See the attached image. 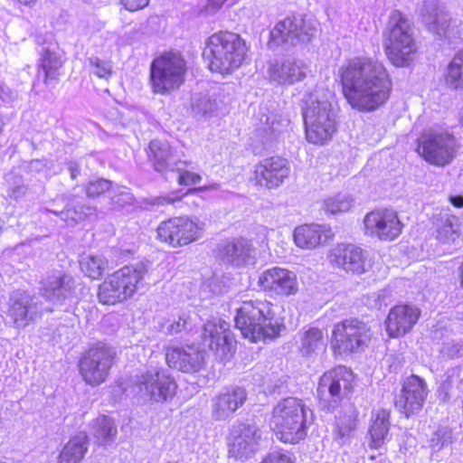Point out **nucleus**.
<instances>
[{
    "label": "nucleus",
    "instance_id": "nucleus-1",
    "mask_svg": "<svg viewBox=\"0 0 463 463\" xmlns=\"http://www.w3.org/2000/svg\"><path fill=\"white\" fill-rule=\"evenodd\" d=\"M341 92L355 110L369 113L383 107L393 89L387 68L372 58L356 56L347 59L338 71Z\"/></svg>",
    "mask_w": 463,
    "mask_h": 463
},
{
    "label": "nucleus",
    "instance_id": "nucleus-2",
    "mask_svg": "<svg viewBox=\"0 0 463 463\" xmlns=\"http://www.w3.org/2000/svg\"><path fill=\"white\" fill-rule=\"evenodd\" d=\"M275 307L272 301L266 298L243 300L236 308L234 326L250 343L275 340L285 328L283 319L276 318Z\"/></svg>",
    "mask_w": 463,
    "mask_h": 463
},
{
    "label": "nucleus",
    "instance_id": "nucleus-3",
    "mask_svg": "<svg viewBox=\"0 0 463 463\" xmlns=\"http://www.w3.org/2000/svg\"><path fill=\"white\" fill-rule=\"evenodd\" d=\"M249 51L250 47L241 34L225 29L206 38L203 57L210 71L225 76L246 62Z\"/></svg>",
    "mask_w": 463,
    "mask_h": 463
},
{
    "label": "nucleus",
    "instance_id": "nucleus-4",
    "mask_svg": "<svg viewBox=\"0 0 463 463\" xmlns=\"http://www.w3.org/2000/svg\"><path fill=\"white\" fill-rule=\"evenodd\" d=\"M383 51L390 63L397 68L410 66L419 52L411 24L399 10H394L383 32Z\"/></svg>",
    "mask_w": 463,
    "mask_h": 463
},
{
    "label": "nucleus",
    "instance_id": "nucleus-5",
    "mask_svg": "<svg viewBox=\"0 0 463 463\" xmlns=\"http://www.w3.org/2000/svg\"><path fill=\"white\" fill-rule=\"evenodd\" d=\"M269 425L280 441L298 443L306 438L308 429L304 402L291 396L281 399L271 411Z\"/></svg>",
    "mask_w": 463,
    "mask_h": 463
},
{
    "label": "nucleus",
    "instance_id": "nucleus-6",
    "mask_svg": "<svg viewBox=\"0 0 463 463\" xmlns=\"http://www.w3.org/2000/svg\"><path fill=\"white\" fill-rule=\"evenodd\" d=\"M144 269L125 265L108 275L97 287L96 297L101 305L116 306L134 297L144 279Z\"/></svg>",
    "mask_w": 463,
    "mask_h": 463
},
{
    "label": "nucleus",
    "instance_id": "nucleus-7",
    "mask_svg": "<svg viewBox=\"0 0 463 463\" xmlns=\"http://www.w3.org/2000/svg\"><path fill=\"white\" fill-rule=\"evenodd\" d=\"M188 71L186 60L178 52H165L150 64L149 83L152 92L168 95L181 88Z\"/></svg>",
    "mask_w": 463,
    "mask_h": 463
},
{
    "label": "nucleus",
    "instance_id": "nucleus-8",
    "mask_svg": "<svg viewBox=\"0 0 463 463\" xmlns=\"http://www.w3.org/2000/svg\"><path fill=\"white\" fill-rule=\"evenodd\" d=\"M372 338L368 323L358 317H346L334 324L329 345L334 356L344 357L364 351Z\"/></svg>",
    "mask_w": 463,
    "mask_h": 463
},
{
    "label": "nucleus",
    "instance_id": "nucleus-9",
    "mask_svg": "<svg viewBox=\"0 0 463 463\" xmlns=\"http://www.w3.org/2000/svg\"><path fill=\"white\" fill-rule=\"evenodd\" d=\"M117 352L111 345L97 342L89 345L80 354L78 370L82 381L90 386H99L109 377L117 363Z\"/></svg>",
    "mask_w": 463,
    "mask_h": 463
},
{
    "label": "nucleus",
    "instance_id": "nucleus-10",
    "mask_svg": "<svg viewBox=\"0 0 463 463\" xmlns=\"http://www.w3.org/2000/svg\"><path fill=\"white\" fill-rule=\"evenodd\" d=\"M456 137L449 131L423 130L415 141V152L428 164L444 167L457 156Z\"/></svg>",
    "mask_w": 463,
    "mask_h": 463
},
{
    "label": "nucleus",
    "instance_id": "nucleus-11",
    "mask_svg": "<svg viewBox=\"0 0 463 463\" xmlns=\"http://www.w3.org/2000/svg\"><path fill=\"white\" fill-rule=\"evenodd\" d=\"M204 223L188 215L168 217L156 228V239L171 248H183L199 241Z\"/></svg>",
    "mask_w": 463,
    "mask_h": 463
},
{
    "label": "nucleus",
    "instance_id": "nucleus-12",
    "mask_svg": "<svg viewBox=\"0 0 463 463\" xmlns=\"http://www.w3.org/2000/svg\"><path fill=\"white\" fill-rule=\"evenodd\" d=\"M307 139L315 145H323L336 132L335 117L326 104L311 99L303 109Z\"/></svg>",
    "mask_w": 463,
    "mask_h": 463
},
{
    "label": "nucleus",
    "instance_id": "nucleus-13",
    "mask_svg": "<svg viewBox=\"0 0 463 463\" xmlns=\"http://www.w3.org/2000/svg\"><path fill=\"white\" fill-rule=\"evenodd\" d=\"M363 224L367 236L388 242L397 240L405 227L399 213L390 207L370 210L364 214Z\"/></svg>",
    "mask_w": 463,
    "mask_h": 463
},
{
    "label": "nucleus",
    "instance_id": "nucleus-14",
    "mask_svg": "<svg viewBox=\"0 0 463 463\" xmlns=\"http://www.w3.org/2000/svg\"><path fill=\"white\" fill-rule=\"evenodd\" d=\"M201 343L217 358L228 361L235 354L238 341L226 322L209 320L203 326Z\"/></svg>",
    "mask_w": 463,
    "mask_h": 463
},
{
    "label": "nucleus",
    "instance_id": "nucleus-15",
    "mask_svg": "<svg viewBox=\"0 0 463 463\" xmlns=\"http://www.w3.org/2000/svg\"><path fill=\"white\" fill-rule=\"evenodd\" d=\"M429 394L430 389L426 380L412 373L402 381L394 405L401 414L410 419L423 410Z\"/></svg>",
    "mask_w": 463,
    "mask_h": 463
},
{
    "label": "nucleus",
    "instance_id": "nucleus-16",
    "mask_svg": "<svg viewBox=\"0 0 463 463\" xmlns=\"http://www.w3.org/2000/svg\"><path fill=\"white\" fill-rule=\"evenodd\" d=\"M257 286L265 294L279 298L296 296L299 291L297 275L279 266L262 270L257 277Z\"/></svg>",
    "mask_w": 463,
    "mask_h": 463
},
{
    "label": "nucleus",
    "instance_id": "nucleus-17",
    "mask_svg": "<svg viewBox=\"0 0 463 463\" xmlns=\"http://www.w3.org/2000/svg\"><path fill=\"white\" fill-rule=\"evenodd\" d=\"M356 385V375L351 368L335 365L323 373L318 381L317 392L322 396L327 391L336 401H342L354 392Z\"/></svg>",
    "mask_w": 463,
    "mask_h": 463
},
{
    "label": "nucleus",
    "instance_id": "nucleus-18",
    "mask_svg": "<svg viewBox=\"0 0 463 463\" xmlns=\"http://www.w3.org/2000/svg\"><path fill=\"white\" fill-rule=\"evenodd\" d=\"M421 316L420 309L412 304L397 303L385 317L384 327L389 338H400L410 333Z\"/></svg>",
    "mask_w": 463,
    "mask_h": 463
},
{
    "label": "nucleus",
    "instance_id": "nucleus-19",
    "mask_svg": "<svg viewBox=\"0 0 463 463\" xmlns=\"http://www.w3.org/2000/svg\"><path fill=\"white\" fill-rule=\"evenodd\" d=\"M332 265L355 275L367 271L366 252L353 243H338L328 253Z\"/></svg>",
    "mask_w": 463,
    "mask_h": 463
},
{
    "label": "nucleus",
    "instance_id": "nucleus-20",
    "mask_svg": "<svg viewBox=\"0 0 463 463\" xmlns=\"http://www.w3.org/2000/svg\"><path fill=\"white\" fill-rule=\"evenodd\" d=\"M260 439L261 433L257 426L246 422H239L229 431V456L238 458L254 451Z\"/></svg>",
    "mask_w": 463,
    "mask_h": 463
},
{
    "label": "nucleus",
    "instance_id": "nucleus-21",
    "mask_svg": "<svg viewBox=\"0 0 463 463\" xmlns=\"http://www.w3.org/2000/svg\"><path fill=\"white\" fill-rule=\"evenodd\" d=\"M288 160L281 156H271L260 161L254 170L255 182L267 188L280 185L289 175Z\"/></svg>",
    "mask_w": 463,
    "mask_h": 463
},
{
    "label": "nucleus",
    "instance_id": "nucleus-22",
    "mask_svg": "<svg viewBox=\"0 0 463 463\" xmlns=\"http://www.w3.org/2000/svg\"><path fill=\"white\" fill-rule=\"evenodd\" d=\"M137 384L141 390L145 389L152 401L157 402L174 397L177 389L175 379L164 370L146 372Z\"/></svg>",
    "mask_w": 463,
    "mask_h": 463
},
{
    "label": "nucleus",
    "instance_id": "nucleus-23",
    "mask_svg": "<svg viewBox=\"0 0 463 463\" xmlns=\"http://www.w3.org/2000/svg\"><path fill=\"white\" fill-rule=\"evenodd\" d=\"M165 362L170 368L193 373L199 372L203 367L204 357L193 345L168 346L165 348Z\"/></svg>",
    "mask_w": 463,
    "mask_h": 463
},
{
    "label": "nucleus",
    "instance_id": "nucleus-24",
    "mask_svg": "<svg viewBox=\"0 0 463 463\" xmlns=\"http://www.w3.org/2000/svg\"><path fill=\"white\" fill-rule=\"evenodd\" d=\"M335 238V232L329 225L304 223L297 226L293 232L296 245L303 250H313L327 244Z\"/></svg>",
    "mask_w": 463,
    "mask_h": 463
},
{
    "label": "nucleus",
    "instance_id": "nucleus-25",
    "mask_svg": "<svg viewBox=\"0 0 463 463\" xmlns=\"http://www.w3.org/2000/svg\"><path fill=\"white\" fill-rule=\"evenodd\" d=\"M247 400L245 389L230 386L213 398V414L217 420L225 419L241 408Z\"/></svg>",
    "mask_w": 463,
    "mask_h": 463
},
{
    "label": "nucleus",
    "instance_id": "nucleus-26",
    "mask_svg": "<svg viewBox=\"0 0 463 463\" xmlns=\"http://www.w3.org/2000/svg\"><path fill=\"white\" fill-rule=\"evenodd\" d=\"M311 37L310 28L303 21L297 23L286 19L276 24L271 32L270 43L279 45L289 43L294 45L299 42H308Z\"/></svg>",
    "mask_w": 463,
    "mask_h": 463
},
{
    "label": "nucleus",
    "instance_id": "nucleus-27",
    "mask_svg": "<svg viewBox=\"0 0 463 463\" xmlns=\"http://www.w3.org/2000/svg\"><path fill=\"white\" fill-rule=\"evenodd\" d=\"M173 171H176L178 174L177 184L180 186L187 187V190L184 193L176 190L170 194L159 196L157 198L159 204H175V203L181 202L184 196L188 194L203 192L210 188L209 185H200L203 177L197 172L188 169H174Z\"/></svg>",
    "mask_w": 463,
    "mask_h": 463
},
{
    "label": "nucleus",
    "instance_id": "nucleus-28",
    "mask_svg": "<svg viewBox=\"0 0 463 463\" xmlns=\"http://www.w3.org/2000/svg\"><path fill=\"white\" fill-rule=\"evenodd\" d=\"M146 154L155 171L164 174L174 170L171 168L174 148L169 142L153 139L148 143Z\"/></svg>",
    "mask_w": 463,
    "mask_h": 463
},
{
    "label": "nucleus",
    "instance_id": "nucleus-29",
    "mask_svg": "<svg viewBox=\"0 0 463 463\" xmlns=\"http://www.w3.org/2000/svg\"><path fill=\"white\" fill-rule=\"evenodd\" d=\"M391 411L379 409L373 411L368 430L369 446L373 449L381 448L389 433Z\"/></svg>",
    "mask_w": 463,
    "mask_h": 463
},
{
    "label": "nucleus",
    "instance_id": "nucleus-30",
    "mask_svg": "<svg viewBox=\"0 0 463 463\" xmlns=\"http://www.w3.org/2000/svg\"><path fill=\"white\" fill-rule=\"evenodd\" d=\"M88 443L85 432L71 436L60 451L56 463H80L88 451Z\"/></svg>",
    "mask_w": 463,
    "mask_h": 463
},
{
    "label": "nucleus",
    "instance_id": "nucleus-31",
    "mask_svg": "<svg viewBox=\"0 0 463 463\" xmlns=\"http://www.w3.org/2000/svg\"><path fill=\"white\" fill-rule=\"evenodd\" d=\"M82 274L90 280H99L109 269V260L102 254H82L79 259Z\"/></svg>",
    "mask_w": 463,
    "mask_h": 463
},
{
    "label": "nucleus",
    "instance_id": "nucleus-32",
    "mask_svg": "<svg viewBox=\"0 0 463 463\" xmlns=\"http://www.w3.org/2000/svg\"><path fill=\"white\" fill-rule=\"evenodd\" d=\"M444 84L454 90H463V47L458 50L443 74Z\"/></svg>",
    "mask_w": 463,
    "mask_h": 463
},
{
    "label": "nucleus",
    "instance_id": "nucleus-33",
    "mask_svg": "<svg viewBox=\"0 0 463 463\" xmlns=\"http://www.w3.org/2000/svg\"><path fill=\"white\" fill-rule=\"evenodd\" d=\"M63 61L54 52L44 49L41 55L38 68L43 72V82L49 84L57 80L60 76V69L63 66Z\"/></svg>",
    "mask_w": 463,
    "mask_h": 463
},
{
    "label": "nucleus",
    "instance_id": "nucleus-34",
    "mask_svg": "<svg viewBox=\"0 0 463 463\" xmlns=\"http://www.w3.org/2000/svg\"><path fill=\"white\" fill-rule=\"evenodd\" d=\"M353 207L354 199L341 193L326 198L322 204L325 213L333 215L348 213Z\"/></svg>",
    "mask_w": 463,
    "mask_h": 463
},
{
    "label": "nucleus",
    "instance_id": "nucleus-35",
    "mask_svg": "<svg viewBox=\"0 0 463 463\" xmlns=\"http://www.w3.org/2000/svg\"><path fill=\"white\" fill-rule=\"evenodd\" d=\"M324 343V332L317 327H309L301 336L299 352L304 356L315 353Z\"/></svg>",
    "mask_w": 463,
    "mask_h": 463
},
{
    "label": "nucleus",
    "instance_id": "nucleus-36",
    "mask_svg": "<svg viewBox=\"0 0 463 463\" xmlns=\"http://www.w3.org/2000/svg\"><path fill=\"white\" fill-rule=\"evenodd\" d=\"M84 192L88 198L96 199L105 196L113 189L112 181L97 177L89 180L83 186Z\"/></svg>",
    "mask_w": 463,
    "mask_h": 463
},
{
    "label": "nucleus",
    "instance_id": "nucleus-37",
    "mask_svg": "<svg viewBox=\"0 0 463 463\" xmlns=\"http://www.w3.org/2000/svg\"><path fill=\"white\" fill-rule=\"evenodd\" d=\"M227 255L234 260H246L250 257L252 245L245 239L240 238L229 242L224 247Z\"/></svg>",
    "mask_w": 463,
    "mask_h": 463
},
{
    "label": "nucleus",
    "instance_id": "nucleus-38",
    "mask_svg": "<svg viewBox=\"0 0 463 463\" xmlns=\"http://www.w3.org/2000/svg\"><path fill=\"white\" fill-rule=\"evenodd\" d=\"M429 30L439 36L447 37L451 32L454 31L456 25L453 19L448 14L436 15L435 18L429 24Z\"/></svg>",
    "mask_w": 463,
    "mask_h": 463
},
{
    "label": "nucleus",
    "instance_id": "nucleus-39",
    "mask_svg": "<svg viewBox=\"0 0 463 463\" xmlns=\"http://www.w3.org/2000/svg\"><path fill=\"white\" fill-rule=\"evenodd\" d=\"M8 316L14 325L18 326L22 324L25 325L29 320L28 307L23 302L15 300L8 310Z\"/></svg>",
    "mask_w": 463,
    "mask_h": 463
},
{
    "label": "nucleus",
    "instance_id": "nucleus-40",
    "mask_svg": "<svg viewBox=\"0 0 463 463\" xmlns=\"http://www.w3.org/2000/svg\"><path fill=\"white\" fill-rule=\"evenodd\" d=\"M97 436L102 440H108L114 438L117 434V428L113 426L110 419L107 416H101L97 419Z\"/></svg>",
    "mask_w": 463,
    "mask_h": 463
},
{
    "label": "nucleus",
    "instance_id": "nucleus-41",
    "mask_svg": "<svg viewBox=\"0 0 463 463\" xmlns=\"http://www.w3.org/2000/svg\"><path fill=\"white\" fill-rule=\"evenodd\" d=\"M260 463H295L291 455L283 450L269 452Z\"/></svg>",
    "mask_w": 463,
    "mask_h": 463
},
{
    "label": "nucleus",
    "instance_id": "nucleus-42",
    "mask_svg": "<svg viewBox=\"0 0 463 463\" xmlns=\"http://www.w3.org/2000/svg\"><path fill=\"white\" fill-rule=\"evenodd\" d=\"M359 424V411L355 409L352 415H343L341 419L340 430L344 434L354 430Z\"/></svg>",
    "mask_w": 463,
    "mask_h": 463
},
{
    "label": "nucleus",
    "instance_id": "nucleus-43",
    "mask_svg": "<svg viewBox=\"0 0 463 463\" xmlns=\"http://www.w3.org/2000/svg\"><path fill=\"white\" fill-rule=\"evenodd\" d=\"M306 67L303 64L291 63L288 67L287 80L289 83L298 82L306 77Z\"/></svg>",
    "mask_w": 463,
    "mask_h": 463
},
{
    "label": "nucleus",
    "instance_id": "nucleus-44",
    "mask_svg": "<svg viewBox=\"0 0 463 463\" xmlns=\"http://www.w3.org/2000/svg\"><path fill=\"white\" fill-rule=\"evenodd\" d=\"M90 64L94 69V73L99 78H109L111 75V67L110 65L99 58H95L90 61Z\"/></svg>",
    "mask_w": 463,
    "mask_h": 463
},
{
    "label": "nucleus",
    "instance_id": "nucleus-45",
    "mask_svg": "<svg viewBox=\"0 0 463 463\" xmlns=\"http://www.w3.org/2000/svg\"><path fill=\"white\" fill-rule=\"evenodd\" d=\"M150 0H119V4L128 12L134 13L144 9Z\"/></svg>",
    "mask_w": 463,
    "mask_h": 463
},
{
    "label": "nucleus",
    "instance_id": "nucleus-46",
    "mask_svg": "<svg viewBox=\"0 0 463 463\" xmlns=\"http://www.w3.org/2000/svg\"><path fill=\"white\" fill-rule=\"evenodd\" d=\"M25 192L26 188L23 184L11 185L6 190L7 197L14 201L22 198L25 194Z\"/></svg>",
    "mask_w": 463,
    "mask_h": 463
},
{
    "label": "nucleus",
    "instance_id": "nucleus-47",
    "mask_svg": "<svg viewBox=\"0 0 463 463\" xmlns=\"http://www.w3.org/2000/svg\"><path fill=\"white\" fill-rule=\"evenodd\" d=\"M227 0H207L205 8L209 12H215L222 7Z\"/></svg>",
    "mask_w": 463,
    "mask_h": 463
},
{
    "label": "nucleus",
    "instance_id": "nucleus-48",
    "mask_svg": "<svg viewBox=\"0 0 463 463\" xmlns=\"http://www.w3.org/2000/svg\"><path fill=\"white\" fill-rule=\"evenodd\" d=\"M449 201L450 203L457 207V208H462L463 207V196L461 195H450L449 197Z\"/></svg>",
    "mask_w": 463,
    "mask_h": 463
},
{
    "label": "nucleus",
    "instance_id": "nucleus-49",
    "mask_svg": "<svg viewBox=\"0 0 463 463\" xmlns=\"http://www.w3.org/2000/svg\"><path fill=\"white\" fill-rule=\"evenodd\" d=\"M65 286V276L57 277L53 282L52 289H60Z\"/></svg>",
    "mask_w": 463,
    "mask_h": 463
},
{
    "label": "nucleus",
    "instance_id": "nucleus-50",
    "mask_svg": "<svg viewBox=\"0 0 463 463\" xmlns=\"http://www.w3.org/2000/svg\"><path fill=\"white\" fill-rule=\"evenodd\" d=\"M70 174H71V178L72 180H75V179L78 178V176L80 175V170L76 166L71 167L70 168Z\"/></svg>",
    "mask_w": 463,
    "mask_h": 463
},
{
    "label": "nucleus",
    "instance_id": "nucleus-51",
    "mask_svg": "<svg viewBox=\"0 0 463 463\" xmlns=\"http://www.w3.org/2000/svg\"><path fill=\"white\" fill-rule=\"evenodd\" d=\"M17 2L22 5L32 6L37 2V0H17Z\"/></svg>",
    "mask_w": 463,
    "mask_h": 463
},
{
    "label": "nucleus",
    "instance_id": "nucleus-52",
    "mask_svg": "<svg viewBox=\"0 0 463 463\" xmlns=\"http://www.w3.org/2000/svg\"><path fill=\"white\" fill-rule=\"evenodd\" d=\"M458 279L461 288H463V261L461 262L460 266L458 267Z\"/></svg>",
    "mask_w": 463,
    "mask_h": 463
},
{
    "label": "nucleus",
    "instance_id": "nucleus-53",
    "mask_svg": "<svg viewBox=\"0 0 463 463\" xmlns=\"http://www.w3.org/2000/svg\"><path fill=\"white\" fill-rule=\"evenodd\" d=\"M5 94L4 87L0 84V97H2Z\"/></svg>",
    "mask_w": 463,
    "mask_h": 463
},
{
    "label": "nucleus",
    "instance_id": "nucleus-54",
    "mask_svg": "<svg viewBox=\"0 0 463 463\" xmlns=\"http://www.w3.org/2000/svg\"><path fill=\"white\" fill-rule=\"evenodd\" d=\"M178 163H182V164H183V165H188V164H189L187 161H180V160H178V161L175 163V165H177Z\"/></svg>",
    "mask_w": 463,
    "mask_h": 463
}]
</instances>
